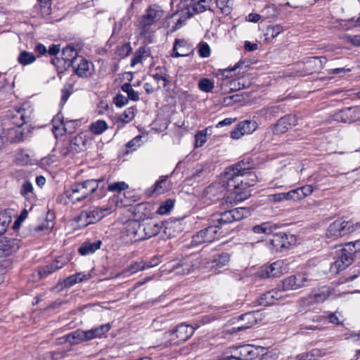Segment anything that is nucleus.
Wrapping results in <instances>:
<instances>
[{"label":"nucleus","instance_id":"57","mask_svg":"<svg viewBox=\"0 0 360 360\" xmlns=\"http://www.w3.org/2000/svg\"><path fill=\"white\" fill-rule=\"evenodd\" d=\"M327 318L330 323L335 325H342L344 321L343 316H342L338 311L334 313L329 314Z\"/></svg>","mask_w":360,"mask_h":360},{"label":"nucleus","instance_id":"60","mask_svg":"<svg viewBox=\"0 0 360 360\" xmlns=\"http://www.w3.org/2000/svg\"><path fill=\"white\" fill-rule=\"evenodd\" d=\"M131 51V47L129 43H125L122 44L121 46L117 47V54L120 58H124L127 56Z\"/></svg>","mask_w":360,"mask_h":360},{"label":"nucleus","instance_id":"16","mask_svg":"<svg viewBox=\"0 0 360 360\" xmlns=\"http://www.w3.org/2000/svg\"><path fill=\"white\" fill-rule=\"evenodd\" d=\"M335 120L342 122H352L360 120V106L347 108L334 115Z\"/></svg>","mask_w":360,"mask_h":360},{"label":"nucleus","instance_id":"26","mask_svg":"<svg viewBox=\"0 0 360 360\" xmlns=\"http://www.w3.org/2000/svg\"><path fill=\"white\" fill-rule=\"evenodd\" d=\"M87 143L88 139L83 133L79 134L69 141V143L72 146L73 150H75L76 153L84 150Z\"/></svg>","mask_w":360,"mask_h":360},{"label":"nucleus","instance_id":"20","mask_svg":"<svg viewBox=\"0 0 360 360\" xmlns=\"http://www.w3.org/2000/svg\"><path fill=\"white\" fill-rule=\"evenodd\" d=\"M259 354L258 349L250 345H243L239 347L234 356H231L238 360H252Z\"/></svg>","mask_w":360,"mask_h":360},{"label":"nucleus","instance_id":"37","mask_svg":"<svg viewBox=\"0 0 360 360\" xmlns=\"http://www.w3.org/2000/svg\"><path fill=\"white\" fill-rule=\"evenodd\" d=\"M51 231V229L46 225V223H43L40 225H34L30 227V233L34 236H40Z\"/></svg>","mask_w":360,"mask_h":360},{"label":"nucleus","instance_id":"50","mask_svg":"<svg viewBox=\"0 0 360 360\" xmlns=\"http://www.w3.org/2000/svg\"><path fill=\"white\" fill-rule=\"evenodd\" d=\"M20 193L25 198L30 197L33 194L32 184L30 181H24L21 185Z\"/></svg>","mask_w":360,"mask_h":360},{"label":"nucleus","instance_id":"47","mask_svg":"<svg viewBox=\"0 0 360 360\" xmlns=\"http://www.w3.org/2000/svg\"><path fill=\"white\" fill-rule=\"evenodd\" d=\"M122 90L127 94L128 99L134 101H137L139 99L138 92L135 91L129 83H125L122 86Z\"/></svg>","mask_w":360,"mask_h":360},{"label":"nucleus","instance_id":"3","mask_svg":"<svg viewBox=\"0 0 360 360\" xmlns=\"http://www.w3.org/2000/svg\"><path fill=\"white\" fill-rule=\"evenodd\" d=\"M248 168L246 164L243 161H241L225 171L223 174V181L224 183H226V188L229 191H233L236 188H242L240 183V172Z\"/></svg>","mask_w":360,"mask_h":360},{"label":"nucleus","instance_id":"61","mask_svg":"<svg viewBox=\"0 0 360 360\" xmlns=\"http://www.w3.org/2000/svg\"><path fill=\"white\" fill-rule=\"evenodd\" d=\"M198 53L200 56L207 58L210 56V48L206 42H200L198 45Z\"/></svg>","mask_w":360,"mask_h":360},{"label":"nucleus","instance_id":"30","mask_svg":"<svg viewBox=\"0 0 360 360\" xmlns=\"http://www.w3.org/2000/svg\"><path fill=\"white\" fill-rule=\"evenodd\" d=\"M193 265L191 262L182 261L176 265L173 266L169 271H175L176 274L184 275L190 273L193 269Z\"/></svg>","mask_w":360,"mask_h":360},{"label":"nucleus","instance_id":"21","mask_svg":"<svg viewBox=\"0 0 360 360\" xmlns=\"http://www.w3.org/2000/svg\"><path fill=\"white\" fill-rule=\"evenodd\" d=\"M192 46L184 39H176L173 46L172 57H184L193 53Z\"/></svg>","mask_w":360,"mask_h":360},{"label":"nucleus","instance_id":"5","mask_svg":"<svg viewBox=\"0 0 360 360\" xmlns=\"http://www.w3.org/2000/svg\"><path fill=\"white\" fill-rule=\"evenodd\" d=\"M356 253L354 245L346 244L338 255L337 259L330 266V271L338 274L345 269L353 261V257Z\"/></svg>","mask_w":360,"mask_h":360},{"label":"nucleus","instance_id":"7","mask_svg":"<svg viewBox=\"0 0 360 360\" xmlns=\"http://www.w3.org/2000/svg\"><path fill=\"white\" fill-rule=\"evenodd\" d=\"M327 62L326 57H311L307 58L303 63L304 68L302 70H297L295 72L289 74L288 76L303 77L316 72L321 70Z\"/></svg>","mask_w":360,"mask_h":360},{"label":"nucleus","instance_id":"8","mask_svg":"<svg viewBox=\"0 0 360 360\" xmlns=\"http://www.w3.org/2000/svg\"><path fill=\"white\" fill-rule=\"evenodd\" d=\"M111 328L110 323L101 325L87 330H77L72 333L74 339L77 338L80 341L90 340L94 338H101L107 333Z\"/></svg>","mask_w":360,"mask_h":360},{"label":"nucleus","instance_id":"24","mask_svg":"<svg viewBox=\"0 0 360 360\" xmlns=\"http://www.w3.org/2000/svg\"><path fill=\"white\" fill-rule=\"evenodd\" d=\"M102 242L100 240L95 241L86 240L81 244L78 249L79 253L82 256H86L94 253L101 248Z\"/></svg>","mask_w":360,"mask_h":360},{"label":"nucleus","instance_id":"54","mask_svg":"<svg viewBox=\"0 0 360 360\" xmlns=\"http://www.w3.org/2000/svg\"><path fill=\"white\" fill-rule=\"evenodd\" d=\"M237 126L240 131L243 132V135L245 134H250L253 130H255V123H252L248 120L243 121L239 123Z\"/></svg>","mask_w":360,"mask_h":360},{"label":"nucleus","instance_id":"55","mask_svg":"<svg viewBox=\"0 0 360 360\" xmlns=\"http://www.w3.org/2000/svg\"><path fill=\"white\" fill-rule=\"evenodd\" d=\"M173 207L174 201L168 199L158 207L157 212L160 214H166L171 211Z\"/></svg>","mask_w":360,"mask_h":360},{"label":"nucleus","instance_id":"14","mask_svg":"<svg viewBox=\"0 0 360 360\" xmlns=\"http://www.w3.org/2000/svg\"><path fill=\"white\" fill-rule=\"evenodd\" d=\"M218 226H210L198 232L193 237L192 243L195 245L203 243H211L217 238Z\"/></svg>","mask_w":360,"mask_h":360},{"label":"nucleus","instance_id":"36","mask_svg":"<svg viewBox=\"0 0 360 360\" xmlns=\"http://www.w3.org/2000/svg\"><path fill=\"white\" fill-rule=\"evenodd\" d=\"M330 295V292L328 290L322 289L321 290L311 292L309 297L313 302H322L326 300Z\"/></svg>","mask_w":360,"mask_h":360},{"label":"nucleus","instance_id":"18","mask_svg":"<svg viewBox=\"0 0 360 360\" xmlns=\"http://www.w3.org/2000/svg\"><path fill=\"white\" fill-rule=\"evenodd\" d=\"M307 281V276L305 274H298L285 278L282 281V289L283 290H295L304 286Z\"/></svg>","mask_w":360,"mask_h":360},{"label":"nucleus","instance_id":"43","mask_svg":"<svg viewBox=\"0 0 360 360\" xmlns=\"http://www.w3.org/2000/svg\"><path fill=\"white\" fill-rule=\"evenodd\" d=\"M214 220L218 221V223L221 225L233 221L231 210L224 211L219 214H217L214 216Z\"/></svg>","mask_w":360,"mask_h":360},{"label":"nucleus","instance_id":"33","mask_svg":"<svg viewBox=\"0 0 360 360\" xmlns=\"http://www.w3.org/2000/svg\"><path fill=\"white\" fill-rule=\"evenodd\" d=\"M18 62L22 65H28L33 63L36 60L35 56L27 51H22L18 56Z\"/></svg>","mask_w":360,"mask_h":360},{"label":"nucleus","instance_id":"13","mask_svg":"<svg viewBox=\"0 0 360 360\" xmlns=\"http://www.w3.org/2000/svg\"><path fill=\"white\" fill-rule=\"evenodd\" d=\"M288 271V265L283 260H278L270 265L263 266L259 274L263 278L278 277Z\"/></svg>","mask_w":360,"mask_h":360},{"label":"nucleus","instance_id":"34","mask_svg":"<svg viewBox=\"0 0 360 360\" xmlns=\"http://www.w3.org/2000/svg\"><path fill=\"white\" fill-rule=\"evenodd\" d=\"M212 0H198L191 5L193 14L195 13H202L206 10L210 9V4Z\"/></svg>","mask_w":360,"mask_h":360},{"label":"nucleus","instance_id":"56","mask_svg":"<svg viewBox=\"0 0 360 360\" xmlns=\"http://www.w3.org/2000/svg\"><path fill=\"white\" fill-rule=\"evenodd\" d=\"M75 153L69 142L60 148V154L63 158H72Z\"/></svg>","mask_w":360,"mask_h":360},{"label":"nucleus","instance_id":"19","mask_svg":"<svg viewBox=\"0 0 360 360\" xmlns=\"http://www.w3.org/2000/svg\"><path fill=\"white\" fill-rule=\"evenodd\" d=\"M141 232L143 234V240L151 238L159 233L162 226L155 221L146 220L141 223Z\"/></svg>","mask_w":360,"mask_h":360},{"label":"nucleus","instance_id":"11","mask_svg":"<svg viewBox=\"0 0 360 360\" xmlns=\"http://www.w3.org/2000/svg\"><path fill=\"white\" fill-rule=\"evenodd\" d=\"M162 15L163 12L162 10L149 7L139 21L141 29V34L146 35L150 26L156 23L162 18Z\"/></svg>","mask_w":360,"mask_h":360},{"label":"nucleus","instance_id":"32","mask_svg":"<svg viewBox=\"0 0 360 360\" xmlns=\"http://www.w3.org/2000/svg\"><path fill=\"white\" fill-rule=\"evenodd\" d=\"M230 261V255L228 253H221L215 255L212 260L213 265L212 268L219 269L229 264Z\"/></svg>","mask_w":360,"mask_h":360},{"label":"nucleus","instance_id":"39","mask_svg":"<svg viewBox=\"0 0 360 360\" xmlns=\"http://www.w3.org/2000/svg\"><path fill=\"white\" fill-rule=\"evenodd\" d=\"M146 262L143 261L136 262L131 264L127 269H125L122 274L129 276L130 274H135L139 271L146 269Z\"/></svg>","mask_w":360,"mask_h":360},{"label":"nucleus","instance_id":"59","mask_svg":"<svg viewBox=\"0 0 360 360\" xmlns=\"http://www.w3.org/2000/svg\"><path fill=\"white\" fill-rule=\"evenodd\" d=\"M176 225L179 224L177 223L167 222L164 225L165 233L169 238L174 237L176 236V231L174 230V228H176Z\"/></svg>","mask_w":360,"mask_h":360},{"label":"nucleus","instance_id":"17","mask_svg":"<svg viewBox=\"0 0 360 360\" xmlns=\"http://www.w3.org/2000/svg\"><path fill=\"white\" fill-rule=\"evenodd\" d=\"M68 262L67 258L62 256L58 257L51 263L39 267V275L41 278L46 277L57 270L62 269Z\"/></svg>","mask_w":360,"mask_h":360},{"label":"nucleus","instance_id":"6","mask_svg":"<svg viewBox=\"0 0 360 360\" xmlns=\"http://www.w3.org/2000/svg\"><path fill=\"white\" fill-rule=\"evenodd\" d=\"M141 222L136 220H129L121 229L120 239L125 243H132L143 240L141 232Z\"/></svg>","mask_w":360,"mask_h":360},{"label":"nucleus","instance_id":"31","mask_svg":"<svg viewBox=\"0 0 360 360\" xmlns=\"http://www.w3.org/2000/svg\"><path fill=\"white\" fill-rule=\"evenodd\" d=\"M261 13L262 18L272 21L278 18L279 12L274 5H268L262 10Z\"/></svg>","mask_w":360,"mask_h":360},{"label":"nucleus","instance_id":"45","mask_svg":"<svg viewBox=\"0 0 360 360\" xmlns=\"http://www.w3.org/2000/svg\"><path fill=\"white\" fill-rule=\"evenodd\" d=\"M231 214L234 221H238L249 215V210L245 207H238L231 209Z\"/></svg>","mask_w":360,"mask_h":360},{"label":"nucleus","instance_id":"23","mask_svg":"<svg viewBox=\"0 0 360 360\" xmlns=\"http://www.w3.org/2000/svg\"><path fill=\"white\" fill-rule=\"evenodd\" d=\"M62 60L67 63L68 66L75 68V63L77 62L79 57L77 51L72 45H68L62 49Z\"/></svg>","mask_w":360,"mask_h":360},{"label":"nucleus","instance_id":"38","mask_svg":"<svg viewBox=\"0 0 360 360\" xmlns=\"http://www.w3.org/2000/svg\"><path fill=\"white\" fill-rule=\"evenodd\" d=\"M166 177H162L160 180L158 181L155 185L151 194L160 195L165 192L169 189V186L167 185Z\"/></svg>","mask_w":360,"mask_h":360},{"label":"nucleus","instance_id":"52","mask_svg":"<svg viewBox=\"0 0 360 360\" xmlns=\"http://www.w3.org/2000/svg\"><path fill=\"white\" fill-rule=\"evenodd\" d=\"M208 128L198 132L195 136V147L199 148L207 141V133Z\"/></svg>","mask_w":360,"mask_h":360},{"label":"nucleus","instance_id":"22","mask_svg":"<svg viewBox=\"0 0 360 360\" xmlns=\"http://www.w3.org/2000/svg\"><path fill=\"white\" fill-rule=\"evenodd\" d=\"M129 186L124 181H119L114 183V202L117 206H128L130 204V200L124 199L122 195V192L127 190Z\"/></svg>","mask_w":360,"mask_h":360},{"label":"nucleus","instance_id":"58","mask_svg":"<svg viewBox=\"0 0 360 360\" xmlns=\"http://www.w3.org/2000/svg\"><path fill=\"white\" fill-rule=\"evenodd\" d=\"M287 200L297 201L303 199L300 188L291 190L286 193Z\"/></svg>","mask_w":360,"mask_h":360},{"label":"nucleus","instance_id":"2","mask_svg":"<svg viewBox=\"0 0 360 360\" xmlns=\"http://www.w3.org/2000/svg\"><path fill=\"white\" fill-rule=\"evenodd\" d=\"M110 213L108 209H101L97 207H90L83 210L75 218L78 227L84 228L89 224H94Z\"/></svg>","mask_w":360,"mask_h":360},{"label":"nucleus","instance_id":"29","mask_svg":"<svg viewBox=\"0 0 360 360\" xmlns=\"http://www.w3.org/2000/svg\"><path fill=\"white\" fill-rule=\"evenodd\" d=\"M295 117L291 115L285 116L279 119L276 125V131L279 133L285 132L292 126Z\"/></svg>","mask_w":360,"mask_h":360},{"label":"nucleus","instance_id":"25","mask_svg":"<svg viewBox=\"0 0 360 360\" xmlns=\"http://www.w3.org/2000/svg\"><path fill=\"white\" fill-rule=\"evenodd\" d=\"M244 77L238 79H233L231 80H225L221 83V88L226 92H231L245 88L246 85L243 82Z\"/></svg>","mask_w":360,"mask_h":360},{"label":"nucleus","instance_id":"53","mask_svg":"<svg viewBox=\"0 0 360 360\" xmlns=\"http://www.w3.org/2000/svg\"><path fill=\"white\" fill-rule=\"evenodd\" d=\"M214 82L207 78H202L199 81L198 87L204 92H210L214 89Z\"/></svg>","mask_w":360,"mask_h":360},{"label":"nucleus","instance_id":"9","mask_svg":"<svg viewBox=\"0 0 360 360\" xmlns=\"http://www.w3.org/2000/svg\"><path fill=\"white\" fill-rule=\"evenodd\" d=\"M194 333V328L190 325L179 324L171 332L165 334L171 336L170 342L167 345H179L187 340Z\"/></svg>","mask_w":360,"mask_h":360},{"label":"nucleus","instance_id":"49","mask_svg":"<svg viewBox=\"0 0 360 360\" xmlns=\"http://www.w3.org/2000/svg\"><path fill=\"white\" fill-rule=\"evenodd\" d=\"M134 117V110L132 108H127L124 110V112L121 114L119 117H117L116 122L117 123H128Z\"/></svg>","mask_w":360,"mask_h":360},{"label":"nucleus","instance_id":"62","mask_svg":"<svg viewBox=\"0 0 360 360\" xmlns=\"http://www.w3.org/2000/svg\"><path fill=\"white\" fill-rule=\"evenodd\" d=\"M338 22L340 28L344 30H348L352 27L356 26V21H354L353 19L340 20Z\"/></svg>","mask_w":360,"mask_h":360},{"label":"nucleus","instance_id":"63","mask_svg":"<svg viewBox=\"0 0 360 360\" xmlns=\"http://www.w3.org/2000/svg\"><path fill=\"white\" fill-rule=\"evenodd\" d=\"M243 64H244L243 62H238L233 68L219 70L221 72V75L222 77L225 79L224 81L227 80V79L230 77L229 74L231 72H233V71L236 70L237 69L240 68Z\"/></svg>","mask_w":360,"mask_h":360},{"label":"nucleus","instance_id":"27","mask_svg":"<svg viewBox=\"0 0 360 360\" xmlns=\"http://www.w3.org/2000/svg\"><path fill=\"white\" fill-rule=\"evenodd\" d=\"M90 63L82 56L75 63V68H73L76 74L79 77H87L91 74L89 70Z\"/></svg>","mask_w":360,"mask_h":360},{"label":"nucleus","instance_id":"28","mask_svg":"<svg viewBox=\"0 0 360 360\" xmlns=\"http://www.w3.org/2000/svg\"><path fill=\"white\" fill-rule=\"evenodd\" d=\"M257 181V176L253 172H245L243 171L240 172V183L241 186H253Z\"/></svg>","mask_w":360,"mask_h":360},{"label":"nucleus","instance_id":"42","mask_svg":"<svg viewBox=\"0 0 360 360\" xmlns=\"http://www.w3.org/2000/svg\"><path fill=\"white\" fill-rule=\"evenodd\" d=\"M53 123V129L55 130L60 129V127H63V129L65 132L67 133H71V130H68V125L70 124L73 123V121H66L65 122L60 119V117L59 115H57L52 120Z\"/></svg>","mask_w":360,"mask_h":360},{"label":"nucleus","instance_id":"46","mask_svg":"<svg viewBox=\"0 0 360 360\" xmlns=\"http://www.w3.org/2000/svg\"><path fill=\"white\" fill-rule=\"evenodd\" d=\"M51 0H38L40 6V12L43 17L46 18L51 13Z\"/></svg>","mask_w":360,"mask_h":360},{"label":"nucleus","instance_id":"51","mask_svg":"<svg viewBox=\"0 0 360 360\" xmlns=\"http://www.w3.org/2000/svg\"><path fill=\"white\" fill-rule=\"evenodd\" d=\"M252 231L254 233L258 234H270L272 232V227L269 223H262L260 225L253 226Z\"/></svg>","mask_w":360,"mask_h":360},{"label":"nucleus","instance_id":"48","mask_svg":"<svg viewBox=\"0 0 360 360\" xmlns=\"http://www.w3.org/2000/svg\"><path fill=\"white\" fill-rule=\"evenodd\" d=\"M181 13L184 16L180 18L174 26H173L171 29L172 32L176 31L177 29H179L186 20L187 18L191 17L193 15V13H191L190 11V7H188L186 9L183 10L181 11Z\"/></svg>","mask_w":360,"mask_h":360},{"label":"nucleus","instance_id":"44","mask_svg":"<svg viewBox=\"0 0 360 360\" xmlns=\"http://www.w3.org/2000/svg\"><path fill=\"white\" fill-rule=\"evenodd\" d=\"M242 320L247 321V323L245 324H242L238 327V330H242L247 328H249L254 326L256 323V319L254 316V314L252 313L245 314L242 316Z\"/></svg>","mask_w":360,"mask_h":360},{"label":"nucleus","instance_id":"64","mask_svg":"<svg viewBox=\"0 0 360 360\" xmlns=\"http://www.w3.org/2000/svg\"><path fill=\"white\" fill-rule=\"evenodd\" d=\"M342 39H343L346 42L350 43L355 46H360V36L344 34L342 37Z\"/></svg>","mask_w":360,"mask_h":360},{"label":"nucleus","instance_id":"35","mask_svg":"<svg viewBox=\"0 0 360 360\" xmlns=\"http://www.w3.org/2000/svg\"><path fill=\"white\" fill-rule=\"evenodd\" d=\"M108 127V124L104 120H99L92 122L89 126V129L94 134L98 135L104 132Z\"/></svg>","mask_w":360,"mask_h":360},{"label":"nucleus","instance_id":"40","mask_svg":"<svg viewBox=\"0 0 360 360\" xmlns=\"http://www.w3.org/2000/svg\"><path fill=\"white\" fill-rule=\"evenodd\" d=\"M11 222V217L6 212H0V236L4 234Z\"/></svg>","mask_w":360,"mask_h":360},{"label":"nucleus","instance_id":"10","mask_svg":"<svg viewBox=\"0 0 360 360\" xmlns=\"http://www.w3.org/2000/svg\"><path fill=\"white\" fill-rule=\"evenodd\" d=\"M296 243V238L292 234L285 233H278L273 236L270 240L271 249L276 252H283L288 250Z\"/></svg>","mask_w":360,"mask_h":360},{"label":"nucleus","instance_id":"12","mask_svg":"<svg viewBox=\"0 0 360 360\" xmlns=\"http://www.w3.org/2000/svg\"><path fill=\"white\" fill-rule=\"evenodd\" d=\"M10 113L14 124L20 127L31 119L32 109L28 104L25 103L22 106L15 107Z\"/></svg>","mask_w":360,"mask_h":360},{"label":"nucleus","instance_id":"15","mask_svg":"<svg viewBox=\"0 0 360 360\" xmlns=\"http://www.w3.org/2000/svg\"><path fill=\"white\" fill-rule=\"evenodd\" d=\"M18 238L3 237L0 238V257L8 256L16 252L22 245Z\"/></svg>","mask_w":360,"mask_h":360},{"label":"nucleus","instance_id":"41","mask_svg":"<svg viewBox=\"0 0 360 360\" xmlns=\"http://www.w3.org/2000/svg\"><path fill=\"white\" fill-rule=\"evenodd\" d=\"M217 7L222 13L229 15L231 13L233 7V0H215Z\"/></svg>","mask_w":360,"mask_h":360},{"label":"nucleus","instance_id":"1","mask_svg":"<svg viewBox=\"0 0 360 360\" xmlns=\"http://www.w3.org/2000/svg\"><path fill=\"white\" fill-rule=\"evenodd\" d=\"M102 181L103 179H87L76 183L66 191L67 196L73 202L80 201L93 193Z\"/></svg>","mask_w":360,"mask_h":360},{"label":"nucleus","instance_id":"4","mask_svg":"<svg viewBox=\"0 0 360 360\" xmlns=\"http://www.w3.org/2000/svg\"><path fill=\"white\" fill-rule=\"evenodd\" d=\"M358 227L357 224H353L343 219H338L330 224L326 236L328 238L337 239L354 232Z\"/></svg>","mask_w":360,"mask_h":360}]
</instances>
